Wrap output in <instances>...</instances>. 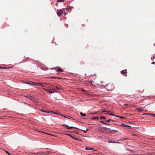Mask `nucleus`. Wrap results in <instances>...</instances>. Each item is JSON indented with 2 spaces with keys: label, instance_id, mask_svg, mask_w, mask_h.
Instances as JSON below:
<instances>
[{
  "label": "nucleus",
  "instance_id": "obj_27",
  "mask_svg": "<svg viewBox=\"0 0 155 155\" xmlns=\"http://www.w3.org/2000/svg\"><path fill=\"white\" fill-rule=\"evenodd\" d=\"M81 130L82 131H83L84 133H86L87 132V131L88 130V129H87L86 130Z\"/></svg>",
  "mask_w": 155,
  "mask_h": 155
},
{
  "label": "nucleus",
  "instance_id": "obj_24",
  "mask_svg": "<svg viewBox=\"0 0 155 155\" xmlns=\"http://www.w3.org/2000/svg\"><path fill=\"white\" fill-rule=\"evenodd\" d=\"M25 83L30 85H33V83H32V82L31 83L27 82H25Z\"/></svg>",
  "mask_w": 155,
  "mask_h": 155
},
{
  "label": "nucleus",
  "instance_id": "obj_44",
  "mask_svg": "<svg viewBox=\"0 0 155 155\" xmlns=\"http://www.w3.org/2000/svg\"><path fill=\"white\" fill-rule=\"evenodd\" d=\"M45 133V134H47V133Z\"/></svg>",
  "mask_w": 155,
  "mask_h": 155
},
{
  "label": "nucleus",
  "instance_id": "obj_34",
  "mask_svg": "<svg viewBox=\"0 0 155 155\" xmlns=\"http://www.w3.org/2000/svg\"><path fill=\"white\" fill-rule=\"evenodd\" d=\"M4 68H6L0 67V69H4Z\"/></svg>",
  "mask_w": 155,
  "mask_h": 155
},
{
  "label": "nucleus",
  "instance_id": "obj_32",
  "mask_svg": "<svg viewBox=\"0 0 155 155\" xmlns=\"http://www.w3.org/2000/svg\"><path fill=\"white\" fill-rule=\"evenodd\" d=\"M151 116H152L153 117H155V114H151Z\"/></svg>",
  "mask_w": 155,
  "mask_h": 155
},
{
  "label": "nucleus",
  "instance_id": "obj_1",
  "mask_svg": "<svg viewBox=\"0 0 155 155\" xmlns=\"http://www.w3.org/2000/svg\"><path fill=\"white\" fill-rule=\"evenodd\" d=\"M108 128L107 127H99L98 128V130L100 132H104V131L103 130V129H104L105 131H107Z\"/></svg>",
  "mask_w": 155,
  "mask_h": 155
},
{
  "label": "nucleus",
  "instance_id": "obj_23",
  "mask_svg": "<svg viewBox=\"0 0 155 155\" xmlns=\"http://www.w3.org/2000/svg\"><path fill=\"white\" fill-rule=\"evenodd\" d=\"M101 122L103 124H107V125H109L110 124H109L106 123H105L104 121H101Z\"/></svg>",
  "mask_w": 155,
  "mask_h": 155
},
{
  "label": "nucleus",
  "instance_id": "obj_30",
  "mask_svg": "<svg viewBox=\"0 0 155 155\" xmlns=\"http://www.w3.org/2000/svg\"><path fill=\"white\" fill-rule=\"evenodd\" d=\"M5 152L8 155H11V154L8 151L6 150H5Z\"/></svg>",
  "mask_w": 155,
  "mask_h": 155
},
{
  "label": "nucleus",
  "instance_id": "obj_28",
  "mask_svg": "<svg viewBox=\"0 0 155 155\" xmlns=\"http://www.w3.org/2000/svg\"><path fill=\"white\" fill-rule=\"evenodd\" d=\"M32 96H31V95H29L28 96V98L32 100Z\"/></svg>",
  "mask_w": 155,
  "mask_h": 155
},
{
  "label": "nucleus",
  "instance_id": "obj_6",
  "mask_svg": "<svg viewBox=\"0 0 155 155\" xmlns=\"http://www.w3.org/2000/svg\"><path fill=\"white\" fill-rule=\"evenodd\" d=\"M53 69H55L57 71H63L61 69L59 68H54Z\"/></svg>",
  "mask_w": 155,
  "mask_h": 155
},
{
  "label": "nucleus",
  "instance_id": "obj_29",
  "mask_svg": "<svg viewBox=\"0 0 155 155\" xmlns=\"http://www.w3.org/2000/svg\"><path fill=\"white\" fill-rule=\"evenodd\" d=\"M61 89V88L60 87H58V86L56 87V89L57 90H58L59 89Z\"/></svg>",
  "mask_w": 155,
  "mask_h": 155
},
{
  "label": "nucleus",
  "instance_id": "obj_16",
  "mask_svg": "<svg viewBox=\"0 0 155 155\" xmlns=\"http://www.w3.org/2000/svg\"><path fill=\"white\" fill-rule=\"evenodd\" d=\"M76 128L74 127H70L68 126V130L71 128Z\"/></svg>",
  "mask_w": 155,
  "mask_h": 155
},
{
  "label": "nucleus",
  "instance_id": "obj_43",
  "mask_svg": "<svg viewBox=\"0 0 155 155\" xmlns=\"http://www.w3.org/2000/svg\"><path fill=\"white\" fill-rule=\"evenodd\" d=\"M64 116V117H66V118H67V117H65V116Z\"/></svg>",
  "mask_w": 155,
  "mask_h": 155
},
{
  "label": "nucleus",
  "instance_id": "obj_7",
  "mask_svg": "<svg viewBox=\"0 0 155 155\" xmlns=\"http://www.w3.org/2000/svg\"><path fill=\"white\" fill-rule=\"evenodd\" d=\"M101 83H102V82L99 80L95 81V84L97 85H100V84Z\"/></svg>",
  "mask_w": 155,
  "mask_h": 155
},
{
  "label": "nucleus",
  "instance_id": "obj_4",
  "mask_svg": "<svg viewBox=\"0 0 155 155\" xmlns=\"http://www.w3.org/2000/svg\"><path fill=\"white\" fill-rule=\"evenodd\" d=\"M63 12L62 10H60V11L59 10L57 12V14L58 16L59 17L61 15V14H62Z\"/></svg>",
  "mask_w": 155,
  "mask_h": 155
},
{
  "label": "nucleus",
  "instance_id": "obj_39",
  "mask_svg": "<svg viewBox=\"0 0 155 155\" xmlns=\"http://www.w3.org/2000/svg\"><path fill=\"white\" fill-rule=\"evenodd\" d=\"M26 97L28 98V96L27 95V96H26Z\"/></svg>",
  "mask_w": 155,
  "mask_h": 155
},
{
  "label": "nucleus",
  "instance_id": "obj_25",
  "mask_svg": "<svg viewBox=\"0 0 155 155\" xmlns=\"http://www.w3.org/2000/svg\"><path fill=\"white\" fill-rule=\"evenodd\" d=\"M101 111L103 112H109V111L104 110H101Z\"/></svg>",
  "mask_w": 155,
  "mask_h": 155
},
{
  "label": "nucleus",
  "instance_id": "obj_31",
  "mask_svg": "<svg viewBox=\"0 0 155 155\" xmlns=\"http://www.w3.org/2000/svg\"><path fill=\"white\" fill-rule=\"evenodd\" d=\"M64 0H57L58 2H64Z\"/></svg>",
  "mask_w": 155,
  "mask_h": 155
},
{
  "label": "nucleus",
  "instance_id": "obj_19",
  "mask_svg": "<svg viewBox=\"0 0 155 155\" xmlns=\"http://www.w3.org/2000/svg\"><path fill=\"white\" fill-rule=\"evenodd\" d=\"M105 114H108V115H111L112 116H115V115L114 114H110V113H106Z\"/></svg>",
  "mask_w": 155,
  "mask_h": 155
},
{
  "label": "nucleus",
  "instance_id": "obj_22",
  "mask_svg": "<svg viewBox=\"0 0 155 155\" xmlns=\"http://www.w3.org/2000/svg\"><path fill=\"white\" fill-rule=\"evenodd\" d=\"M41 111L42 112H43L48 113H50V112H52L47 111H44V110H41Z\"/></svg>",
  "mask_w": 155,
  "mask_h": 155
},
{
  "label": "nucleus",
  "instance_id": "obj_10",
  "mask_svg": "<svg viewBox=\"0 0 155 155\" xmlns=\"http://www.w3.org/2000/svg\"><path fill=\"white\" fill-rule=\"evenodd\" d=\"M110 121H113V122L115 121L114 120H113V119H110L106 121V122H107V123H109L110 122Z\"/></svg>",
  "mask_w": 155,
  "mask_h": 155
},
{
  "label": "nucleus",
  "instance_id": "obj_37",
  "mask_svg": "<svg viewBox=\"0 0 155 155\" xmlns=\"http://www.w3.org/2000/svg\"><path fill=\"white\" fill-rule=\"evenodd\" d=\"M152 64H155V62H153L152 63Z\"/></svg>",
  "mask_w": 155,
  "mask_h": 155
},
{
  "label": "nucleus",
  "instance_id": "obj_20",
  "mask_svg": "<svg viewBox=\"0 0 155 155\" xmlns=\"http://www.w3.org/2000/svg\"><path fill=\"white\" fill-rule=\"evenodd\" d=\"M100 119H104V120L105 119H106V117H104V116H100Z\"/></svg>",
  "mask_w": 155,
  "mask_h": 155
},
{
  "label": "nucleus",
  "instance_id": "obj_47",
  "mask_svg": "<svg viewBox=\"0 0 155 155\" xmlns=\"http://www.w3.org/2000/svg\"><path fill=\"white\" fill-rule=\"evenodd\" d=\"M66 135H68V134H66Z\"/></svg>",
  "mask_w": 155,
  "mask_h": 155
},
{
  "label": "nucleus",
  "instance_id": "obj_13",
  "mask_svg": "<svg viewBox=\"0 0 155 155\" xmlns=\"http://www.w3.org/2000/svg\"><path fill=\"white\" fill-rule=\"evenodd\" d=\"M151 113H145L143 114L144 115H148L149 116H151Z\"/></svg>",
  "mask_w": 155,
  "mask_h": 155
},
{
  "label": "nucleus",
  "instance_id": "obj_9",
  "mask_svg": "<svg viewBox=\"0 0 155 155\" xmlns=\"http://www.w3.org/2000/svg\"><path fill=\"white\" fill-rule=\"evenodd\" d=\"M47 91L50 93H53L54 92H57L56 91H54V90L53 91Z\"/></svg>",
  "mask_w": 155,
  "mask_h": 155
},
{
  "label": "nucleus",
  "instance_id": "obj_8",
  "mask_svg": "<svg viewBox=\"0 0 155 155\" xmlns=\"http://www.w3.org/2000/svg\"><path fill=\"white\" fill-rule=\"evenodd\" d=\"M86 149L87 150H94L93 148H91L89 147H86Z\"/></svg>",
  "mask_w": 155,
  "mask_h": 155
},
{
  "label": "nucleus",
  "instance_id": "obj_33",
  "mask_svg": "<svg viewBox=\"0 0 155 155\" xmlns=\"http://www.w3.org/2000/svg\"><path fill=\"white\" fill-rule=\"evenodd\" d=\"M124 126L126 127H131L130 126L127 125H124Z\"/></svg>",
  "mask_w": 155,
  "mask_h": 155
},
{
  "label": "nucleus",
  "instance_id": "obj_42",
  "mask_svg": "<svg viewBox=\"0 0 155 155\" xmlns=\"http://www.w3.org/2000/svg\"><path fill=\"white\" fill-rule=\"evenodd\" d=\"M95 113H92V114H95Z\"/></svg>",
  "mask_w": 155,
  "mask_h": 155
},
{
  "label": "nucleus",
  "instance_id": "obj_46",
  "mask_svg": "<svg viewBox=\"0 0 155 155\" xmlns=\"http://www.w3.org/2000/svg\"><path fill=\"white\" fill-rule=\"evenodd\" d=\"M69 10H70V9H69V8H68V11H69Z\"/></svg>",
  "mask_w": 155,
  "mask_h": 155
},
{
  "label": "nucleus",
  "instance_id": "obj_2",
  "mask_svg": "<svg viewBox=\"0 0 155 155\" xmlns=\"http://www.w3.org/2000/svg\"><path fill=\"white\" fill-rule=\"evenodd\" d=\"M32 83H33V85H36L37 86H40L41 87H44V84H45V83H34L33 82H32Z\"/></svg>",
  "mask_w": 155,
  "mask_h": 155
},
{
  "label": "nucleus",
  "instance_id": "obj_21",
  "mask_svg": "<svg viewBox=\"0 0 155 155\" xmlns=\"http://www.w3.org/2000/svg\"><path fill=\"white\" fill-rule=\"evenodd\" d=\"M108 142L109 143H116L115 142H114V141H111V140H108Z\"/></svg>",
  "mask_w": 155,
  "mask_h": 155
},
{
  "label": "nucleus",
  "instance_id": "obj_26",
  "mask_svg": "<svg viewBox=\"0 0 155 155\" xmlns=\"http://www.w3.org/2000/svg\"><path fill=\"white\" fill-rule=\"evenodd\" d=\"M119 118H120L121 119H124L125 118V117H122V116H119Z\"/></svg>",
  "mask_w": 155,
  "mask_h": 155
},
{
  "label": "nucleus",
  "instance_id": "obj_15",
  "mask_svg": "<svg viewBox=\"0 0 155 155\" xmlns=\"http://www.w3.org/2000/svg\"><path fill=\"white\" fill-rule=\"evenodd\" d=\"M137 110L139 112L143 110L141 107L137 108Z\"/></svg>",
  "mask_w": 155,
  "mask_h": 155
},
{
  "label": "nucleus",
  "instance_id": "obj_40",
  "mask_svg": "<svg viewBox=\"0 0 155 155\" xmlns=\"http://www.w3.org/2000/svg\"><path fill=\"white\" fill-rule=\"evenodd\" d=\"M64 15H67V14H65V13H64Z\"/></svg>",
  "mask_w": 155,
  "mask_h": 155
},
{
  "label": "nucleus",
  "instance_id": "obj_41",
  "mask_svg": "<svg viewBox=\"0 0 155 155\" xmlns=\"http://www.w3.org/2000/svg\"><path fill=\"white\" fill-rule=\"evenodd\" d=\"M71 132V131H68V133H70Z\"/></svg>",
  "mask_w": 155,
  "mask_h": 155
},
{
  "label": "nucleus",
  "instance_id": "obj_5",
  "mask_svg": "<svg viewBox=\"0 0 155 155\" xmlns=\"http://www.w3.org/2000/svg\"><path fill=\"white\" fill-rule=\"evenodd\" d=\"M110 86L111 87L112 86H113V87H114L113 85H111L110 84H108L107 86V89L108 90L110 91L111 90L112 88L110 89Z\"/></svg>",
  "mask_w": 155,
  "mask_h": 155
},
{
  "label": "nucleus",
  "instance_id": "obj_11",
  "mask_svg": "<svg viewBox=\"0 0 155 155\" xmlns=\"http://www.w3.org/2000/svg\"><path fill=\"white\" fill-rule=\"evenodd\" d=\"M80 114V115L81 116L83 117H85L86 115V114H83L82 112H81Z\"/></svg>",
  "mask_w": 155,
  "mask_h": 155
},
{
  "label": "nucleus",
  "instance_id": "obj_14",
  "mask_svg": "<svg viewBox=\"0 0 155 155\" xmlns=\"http://www.w3.org/2000/svg\"><path fill=\"white\" fill-rule=\"evenodd\" d=\"M62 125L63 126V127H65L67 129H68V125L63 124Z\"/></svg>",
  "mask_w": 155,
  "mask_h": 155
},
{
  "label": "nucleus",
  "instance_id": "obj_35",
  "mask_svg": "<svg viewBox=\"0 0 155 155\" xmlns=\"http://www.w3.org/2000/svg\"><path fill=\"white\" fill-rule=\"evenodd\" d=\"M82 91L83 92H84V93H85V92H86V91H85V90H84V89H83V90H82Z\"/></svg>",
  "mask_w": 155,
  "mask_h": 155
},
{
  "label": "nucleus",
  "instance_id": "obj_48",
  "mask_svg": "<svg viewBox=\"0 0 155 155\" xmlns=\"http://www.w3.org/2000/svg\"><path fill=\"white\" fill-rule=\"evenodd\" d=\"M68 117H70L68 116ZM68 118H69V117H68Z\"/></svg>",
  "mask_w": 155,
  "mask_h": 155
},
{
  "label": "nucleus",
  "instance_id": "obj_38",
  "mask_svg": "<svg viewBox=\"0 0 155 155\" xmlns=\"http://www.w3.org/2000/svg\"><path fill=\"white\" fill-rule=\"evenodd\" d=\"M115 117H119V116H117V115H115Z\"/></svg>",
  "mask_w": 155,
  "mask_h": 155
},
{
  "label": "nucleus",
  "instance_id": "obj_3",
  "mask_svg": "<svg viewBox=\"0 0 155 155\" xmlns=\"http://www.w3.org/2000/svg\"><path fill=\"white\" fill-rule=\"evenodd\" d=\"M120 72L121 74H125V76H127V70H123L122 71Z\"/></svg>",
  "mask_w": 155,
  "mask_h": 155
},
{
  "label": "nucleus",
  "instance_id": "obj_17",
  "mask_svg": "<svg viewBox=\"0 0 155 155\" xmlns=\"http://www.w3.org/2000/svg\"><path fill=\"white\" fill-rule=\"evenodd\" d=\"M68 136H70L71 137L74 138V139L76 140H79V139H78L75 138L74 137L71 136L70 134H68Z\"/></svg>",
  "mask_w": 155,
  "mask_h": 155
},
{
  "label": "nucleus",
  "instance_id": "obj_12",
  "mask_svg": "<svg viewBox=\"0 0 155 155\" xmlns=\"http://www.w3.org/2000/svg\"><path fill=\"white\" fill-rule=\"evenodd\" d=\"M110 131L111 132H113V133H115L116 132H117L118 131L117 130H110Z\"/></svg>",
  "mask_w": 155,
  "mask_h": 155
},
{
  "label": "nucleus",
  "instance_id": "obj_45",
  "mask_svg": "<svg viewBox=\"0 0 155 155\" xmlns=\"http://www.w3.org/2000/svg\"><path fill=\"white\" fill-rule=\"evenodd\" d=\"M54 114H57L56 113H53Z\"/></svg>",
  "mask_w": 155,
  "mask_h": 155
},
{
  "label": "nucleus",
  "instance_id": "obj_36",
  "mask_svg": "<svg viewBox=\"0 0 155 155\" xmlns=\"http://www.w3.org/2000/svg\"><path fill=\"white\" fill-rule=\"evenodd\" d=\"M127 138H125L123 140H127Z\"/></svg>",
  "mask_w": 155,
  "mask_h": 155
},
{
  "label": "nucleus",
  "instance_id": "obj_18",
  "mask_svg": "<svg viewBox=\"0 0 155 155\" xmlns=\"http://www.w3.org/2000/svg\"><path fill=\"white\" fill-rule=\"evenodd\" d=\"M92 119V120L99 119V118L98 117H93Z\"/></svg>",
  "mask_w": 155,
  "mask_h": 155
}]
</instances>
